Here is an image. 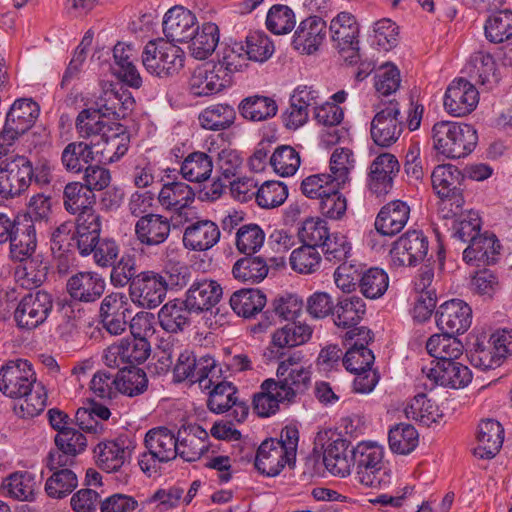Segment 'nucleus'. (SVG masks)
I'll list each match as a JSON object with an SVG mask.
<instances>
[{
    "instance_id": "nucleus-51",
    "label": "nucleus",
    "mask_w": 512,
    "mask_h": 512,
    "mask_svg": "<svg viewBox=\"0 0 512 512\" xmlns=\"http://www.w3.org/2000/svg\"><path fill=\"white\" fill-rule=\"evenodd\" d=\"M239 43L243 46V52L247 60L263 63L274 53L273 42L263 31H250L245 41Z\"/></svg>"
},
{
    "instance_id": "nucleus-8",
    "label": "nucleus",
    "mask_w": 512,
    "mask_h": 512,
    "mask_svg": "<svg viewBox=\"0 0 512 512\" xmlns=\"http://www.w3.org/2000/svg\"><path fill=\"white\" fill-rule=\"evenodd\" d=\"M330 32L334 47L343 60L350 65L359 63V27L355 17L351 13L340 12L332 19Z\"/></svg>"
},
{
    "instance_id": "nucleus-3",
    "label": "nucleus",
    "mask_w": 512,
    "mask_h": 512,
    "mask_svg": "<svg viewBox=\"0 0 512 512\" xmlns=\"http://www.w3.org/2000/svg\"><path fill=\"white\" fill-rule=\"evenodd\" d=\"M384 450L372 442H361L352 448V468L356 479L369 488H385L391 483V471L384 464Z\"/></svg>"
},
{
    "instance_id": "nucleus-28",
    "label": "nucleus",
    "mask_w": 512,
    "mask_h": 512,
    "mask_svg": "<svg viewBox=\"0 0 512 512\" xmlns=\"http://www.w3.org/2000/svg\"><path fill=\"white\" fill-rule=\"evenodd\" d=\"M501 245L494 234L485 232L474 238L463 251V260L470 265L486 266L495 264Z\"/></svg>"
},
{
    "instance_id": "nucleus-45",
    "label": "nucleus",
    "mask_w": 512,
    "mask_h": 512,
    "mask_svg": "<svg viewBox=\"0 0 512 512\" xmlns=\"http://www.w3.org/2000/svg\"><path fill=\"white\" fill-rule=\"evenodd\" d=\"M2 487L7 494L19 501H33L38 484L33 473L20 471L8 476Z\"/></svg>"
},
{
    "instance_id": "nucleus-23",
    "label": "nucleus",
    "mask_w": 512,
    "mask_h": 512,
    "mask_svg": "<svg viewBox=\"0 0 512 512\" xmlns=\"http://www.w3.org/2000/svg\"><path fill=\"white\" fill-rule=\"evenodd\" d=\"M327 25L319 16H310L300 22L292 40L294 49L302 54H312L326 38Z\"/></svg>"
},
{
    "instance_id": "nucleus-46",
    "label": "nucleus",
    "mask_w": 512,
    "mask_h": 512,
    "mask_svg": "<svg viewBox=\"0 0 512 512\" xmlns=\"http://www.w3.org/2000/svg\"><path fill=\"white\" fill-rule=\"evenodd\" d=\"M269 267L265 258L247 255L238 259L232 268L235 279L242 282L259 283L268 274Z\"/></svg>"
},
{
    "instance_id": "nucleus-33",
    "label": "nucleus",
    "mask_w": 512,
    "mask_h": 512,
    "mask_svg": "<svg viewBox=\"0 0 512 512\" xmlns=\"http://www.w3.org/2000/svg\"><path fill=\"white\" fill-rule=\"evenodd\" d=\"M323 462L334 476L343 478L350 475L353 463L350 442L340 437L328 442L324 449Z\"/></svg>"
},
{
    "instance_id": "nucleus-30",
    "label": "nucleus",
    "mask_w": 512,
    "mask_h": 512,
    "mask_svg": "<svg viewBox=\"0 0 512 512\" xmlns=\"http://www.w3.org/2000/svg\"><path fill=\"white\" fill-rule=\"evenodd\" d=\"M504 441V429L500 422L487 419L478 425L477 446L474 455L480 459H492L500 451Z\"/></svg>"
},
{
    "instance_id": "nucleus-14",
    "label": "nucleus",
    "mask_w": 512,
    "mask_h": 512,
    "mask_svg": "<svg viewBox=\"0 0 512 512\" xmlns=\"http://www.w3.org/2000/svg\"><path fill=\"white\" fill-rule=\"evenodd\" d=\"M479 103V92L475 85L464 78L454 79L446 89L443 104L446 112L454 117H463L473 112Z\"/></svg>"
},
{
    "instance_id": "nucleus-52",
    "label": "nucleus",
    "mask_w": 512,
    "mask_h": 512,
    "mask_svg": "<svg viewBox=\"0 0 512 512\" xmlns=\"http://www.w3.org/2000/svg\"><path fill=\"white\" fill-rule=\"evenodd\" d=\"M147 387L148 378L141 368L121 369L116 374V394L134 397L144 393Z\"/></svg>"
},
{
    "instance_id": "nucleus-25",
    "label": "nucleus",
    "mask_w": 512,
    "mask_h": 512,
    "mask_svg": "<svg viewBox=\"0 0 512 512\" xmlns=\"http://www.w3.org/2000/svg\"><path fill=\"white\" fill-rule=\"evenodd\" d=\"M32 162H5L0 166V196L14 198L24 192L31 183Z\"/></svg>"
},
{
    "instance_id": "nucleus-50",
    "label": "nucleus",
    "mask_w": 512,
    "mask_h": 512,
    "mask_svg": "<svg viewBox=\"0 0 512 512\" xmlns=\"http://www.w3.org/2000/svg\"><path fill=\"white\" fill-rule=\"evenodd\" d=\"M388 442L392 452L407 455L418 446L419 434L413 425L399 423L389 429Z\"/></svg>"
},
{
    "instance_id": "nucleus-44",
    "label": "nucleus",
    "mask_w": 512,
    "mask_h": 512,
    "mask_svg": "<svg viewBox=\"0 0 512 512\" xmlns=\"http://www.w3.org/2000/svg\"><path fill=\"white\" fill-rule=\"evenodd\" d=\"M287 401L278 388L275 379H266L260 386V392L253 397V408L261 417H269L279 410V404Z\"/></svg>"
},
{
    "instance_id": "nucleus-6",
    "label": "nucleus",
    "mask_w": 512,
    "mask_h": 512,
    "mask_svg": "<svg viewBox=\"0 0 512 512\" xmlns=\"http://www.w3.org/2000/svg\"><path fill=\"white\" fill-rule=\"evenodd\" d=\"M300 352H294L280 361L276 371V384L288 403L304 394L311 385V371L301 361Z\"/></svg>"
},
{
    "instance_id": "nucleus-53",
    "label": "nucleus",
    "mask_w": 512,
    "mask_h": 512,
    "mask_svg": "<svg viewBox=\"0 0 512 512\" xmlns=\"http://www.w3.org/2000/svg\"><path fill=\"white\" fill-rule=\"evenodd\" d=\"M405 415L425 426L437 422L442 416L437 405H435L426 394H417L406 406Z\"/></svg>"
},
{
    "instance_id": "nucleus-17",
    "label": "nucleus",
    "mask_w": 512,
    "mask_h": 512,
    "mask_svg": "<svg viewBox=\"0 0 512 512\" xmlns=\"http://www.w3.org/2000/svg\"><path fill=\"white\" fill-rule=\"evenodd\" d=\"M428 238L422 231H407L393 244L390 251L395 264L415 266L424 261L428 254Z\"/></svg>"
},
{
    "instance_id": "nucleus-16",
    "label": "nucleus",
    "mask_w": 512,
    "mask_h": 512,
    "mask_svg": "<svg viewBox=\"0 0 512 512\" xmlns=\"http://www.w3.org/2000/svg\"><path fill=\"white\" fill-rule=\"evenodd\" d=\"M435 318L442 332L461 335L471 326L472 309L461 299H451L438 307Z\"/></svg>"
},
{
    "instance_id": "nucleus-56",
    "label": "nucleus",
    "mask_w": 512,
    "mask_h": 512,
    "mask_svg": "<svg viewBox=\"0 0 512 512\" xmlns=\"http://www.w3.org/2000/svg\"><path fill=\"white\" fill-rule=\"evenodd\" d=\"M389 286L388 274L381 268L372 267L362 273L359 280V289L368 299L382 297Z\"/></svg>"
},
{
    "instance_id": "nucleus-22",
    "label": "nucleus",
    "mask_w": 512,
    "mask_h": 512,
    "mask_svg": "<svg viewBox=\"0 0 512 512\" xmlns=\"http://www.w3.org/2000/svg\"><path fill=\"white\" fill-rule=\"evenodd\" d=\"M172 226L171 218L154 213L145 214L135 223L136 239L147 247L158 246L168 239Z\"/></svg>"
},
{
    "instance_id": "nucleus-59",
    "label": "nucleus",
    "mask_w": 512,
    "mask_h": 512,
    "mask_svg": "<svg viewBox=\"0 0 512 512\" xmlns=\"http://www.w3.org/2000/svg\"><path fill=\"white\" fill-rule=\"evenodd\" d=\"M455 217L457 218L452 226V236L454 238L464 243H470L480 235L481 218L478 212L469 210L462 213L461 210Z\"/></svg>"
},
{
    "instance_id": "nucleus-34",
    "label": "nucleus",
    "mask_w": 512,
    "mask_h": 512,
    "mask_svg": "<svg viewBox=\"0 0 512 512\" xmlns=\"http://www.w3.org/2000/svg\"><path fill=\"white\" fill-rule=\"evenodd\" d=\"M114 73L126 85L138 89L142 86V77L135 65L136 52L131 45L119 42L113 49Z\"/></svg>"
},
{
    "instance_id": "nucleus-18",
    "label": "nucleus",
    "mask_w": 512,
    "mask_h": 512,
    "mask_svg": "<svg viewBox=\"0 0 512 512\" xmlns=\"http://www.w3.org/2000/svg\"><path fill=\"white\" fill-rule=\"evenodd\" d=\"M422 373L431 382V389L436 385L459 389L467 386L472 380L470 369L456 360L436 362L433 367H423Z\"/></svg>"
},
{
    "instance_id": "nucleus-62",
    "label": "nucleus",
    "mask_w": 512,
    "mask_h": 512,
    "mask_svg": "<svg viewBox=\"0 0 512 512\" xmlns=\"http://www.w3.org/2000/svg\"><path fill=\"white\" fill-rule=\"evenodd\" d=\"M288 197L287 186L279 181H266L256 191V203L264 209L281 206Z\"/></svg>"
},
{
    "instance_id": "nucleus-19",
    "label": "nucleus",
    "mask_w": 512,
    "mask_h": 512,
    "mask_svg": "<svg viewBox=\"0 0 512 512\" xmlns=\"http://www.w3.org/2000/svg\"><path fill=\"white\" fill-rule=\"evenodd\" d=\"M295 463V459L288 455L287 451L276 438L264 440L258 447L255 457V468L263 475L277 476L283 468Z\"/></svg>"
},
{
    "instance_id": "nucleus-32",
    "label": "nucleus",
    "mask_w": 512,
    "mask_h": 512,
    "mask_svg": "<svg viewBox=\"0 0 512 512\" xmlns=\"http://www.w3.org/2000/svg\"><path fill=\"white\" fill-rule=\"evenodd\" d=\"M131 444V441L122 437L99 443L94 450L98 466L108 473L118 471L131 455Z\"/></svg>"
},
{
    "instance_id": "nucleus-29",
    "label": "nucleus",
    "mask_w": 512,
    "mask_h": 512,
    "mask_svg": "<svg viewBox=\"0 0 512 512\" xmlns=\"http://www.w3.org/2000/svg\"><path fill=\"white\" fill-rule=\"evenodd\" d=\"M192 313L194 310L190 309L185 300H170L158 312L159 325L167 333H182L190 327Z\"/></svg>"
},
{
    "instance_id": "nucleus-2",
    "label": "nucleus",
    "mask_w": 512,
    "mask_h": 512,
    "mask_svg": "<svg viewBox=\"0 0 512 512\" xmlns=\"http://www.w3.org/2000/svg\"><path fill=\"white\" fill-rule=\"evenodd\" d=\"M465 174L450 162L436 166L431 174L432 186L439 197L438 213L443 219L454 218L465 203L462 183Z\"/></svg>"
},
{
    "instance_id": "nucleus-38",
    "label": "nucleus",
    "mask_w": 512,
    "mask_h": 512,
    "mask_svg": "<svg viewBox=\"0 0 512 512\" xmlns=\"http://www.w3.org/2000/svg\"><path fill=\"white\" fill-rule=\"evenodd\" d=\"M230 306L239 316L251 318L260 313L267 303L266 295L259 289L246 288L234 292Z\"/></svg>"
},
{
    "instance_id": "nucleus-40",
    "label": "nucleus",
    "mask_w": 512,
    "mask_h": 512,
    "mask_svg": "<svg viewBox=\"0 0 512 512\" xmlns=\"http://www.w3.org/2000/svg\"><path fill=\"white\" fill-rule=\"evenodd\" d=\"M366 313V304L359 296L341 298L334 308V323L341 328H354Z\"/></svg>"
},
{
    "instance_id": "nucleus-47",
    "label": "nucleus",
    "mask_w": 512,
    "mask_h": 512,
    "mask_svg": "<svg viewBox=\"0 0 512 512\" xmlns=\"http://www.w3.org/2000/svg\"><path fill=\"white\" fill-rule=\"evenodd\" d=\"M96 203V196L81 182L66 184L63 191V205L70 214L82 212Z\"/></svg>"
},
{
    "instance_id": "nucleus-4",
    "label": "nucleus",
    "mask_w": 512,
    "mask_h": 512,
    "mask_svg": "<svg viewBox=\"0 0 512 512\" xmlns=\"http://www.w3.org/2000/svg\"><path fill=\"white\" fill-rule=\"evenodd\" d=\"M39 113V105L32 99H18L12 104L0 133V159L13 151L16 140L32 128Z\"/></svg>"
},
{
    "instance_id": "nucleus-5",
    "label": "nucleus",
    "mask_w": 512,
    "mask_h": 512,
    "mask_svg": "<svg viewBox=\"0 0 512 512\" xmlns=\"http://www.w3.org/2000/svg\"><path fill=\"white\" fill-rule=\"evenodd\" d=\"M184 61V51L162 38L149 41L142 52V63L146 70L160 78L178 74L184 67Z\"/></svg>"
},
{
    "instance_id": "nucleus-24",
    "label": "nucleus",
    "mask_w": 512,
    "mask_h": 512,
    "mask_svg": "<svg viewBox=\"0 0 512 512\" xmlns=\"http://www.w3.org/2000/svg\"><path fill=\"white\" fill-rule=\"evenodd\" d=\"M221 285L210 278H197L185 293V301L194 310L201 313L213 308L222 298Z\"/></svg>"
},
{
    "instance_id": "nucleus-11",
    "label": "nucleus",
    "mask_w": 512,
    "mask_h": 512,
    "mask_svg": "<svg viewBox=\"0 0 512 512\" xmlns=\"http://www.w3.org/2000/svg\"><path fill=\"white\" fill-rule=\"evenodd\" d=\"M158 201L164 209L173 212L171 221L174 228H179V221L191 219L197 210L191 206L195 201V192L184 182L164 184L159 192Z\"/></svg>"
},
{
    "instance_id": "nucleus-43",
    "label": "nucleus",
    "mask_w": 512,
    "mask_h": 512,
    "mask_svg": "<svg viewBox=\"0 0 512 512\" xmlns=\"http://www.w3.org/2000/svg\"><path fill=\"white\" fill-rule=\"evenodd\" d=\"M400 162H372L369 171V189L377 197L387 195L393 188V179Z\"/></svg>"
},
{
    "instance_id": "nucleus-31",
    "label": "nucleus",
    "mask_w": 512,
    "mask_h": 512,
    "mask_svg": "<svg viewBox=\"0 0 512 512\" xmlns=\"http://www.w3.org/2000/svg\"><path fill=\"white\" fill-rule=\"evenodd\" d=\"M228 86L225 76L217 72L212 63L197 67L189 79V91L197 97L217 94Z\"/></svg>"
},
{
    "instance_id": "nucleus-61",
    "label": "nucleus",
    "mask_w": 512,
    "mask_h": 512,
    "mask_svg": "<svg viewBox=\"0 0 512 512\" xmlns=\"http://www.w3.org/2000/svg\"><path fill=\"white\" fill-rule=\"evenodd\" d=\"M321 261L317 248L306 244L293 250L290 255L291 268L301 274L315 273L320 268Z\"/></svg>"
},
{
    "instance_id": "nucleus-12",
    "label": "nucleus",
    "mask_w": 512,
    "mask_h": 512,
    "mask_svg": "<svg viewBox=\"0 0 512 512\" xmlns=\"http://www.w3.org/2000/svg\"><path fill=\"white\" fill-rule=\"evenodd\" d=\"M35 384V372L27 360H11L0 369V391L9 398H21Z\"/></svg>"
},
{
    "instance_id": "nucleus-36",
    "label": "nucleus",
    "mask_w": 512,
    "mask_h": 512,
    "mask_svg": "<svg viewBox=\"0 0 512 512\" xmlns=\"http://www.w3.org/2000/svg\"><path fill=\"white\" fill-rule=\"evenodd\" d=\"M471 76L486 90H492L500 81V73L494 57L485 51H477L470 57Z\"/></svg>"
},
{
    "instance_id": "nucleus-13",
    "label": "nucleus",
    "mask_w": 512,
    "mask_h": 512,
    "mask_svg": "<svg viewBox=\"0 0 512 512\" xmlns=\"http://www.w3.org/2000/svg\"><path fill=\"white\" fill-rule=\"evenodd\" d=\"M132 307L128 297L121 292L106 295L99 309V316L104 329L111 335H121L126 331Z\"/></svg>"
},
{
    "instance_id": "nucleus-1",
    "label": "nucleus",
    "mask_w": 512,
    "mask_h": 512,
    "mask_svg": "<svg viewBox=\"0 0 512 512\" xmlns=\"http://www.w3.org/2000/svg\"><path fill=\"white\" fill-rule=\"evenodd\" d=\"M403 131L399 103L395 98L383 101L371 122V137L375 143L370 148L369 157L374 160H397L395 155L382 151L394 144Z\"/></svg>"
},
{
    "instance_id": "nucleus-54",
    "label": "nucleus",
    "mask_w": 512,
    "mask_h": 512,
    "mask_svg": "<svg viewBox=\"0 0 512 512\" xmlns=\"http://www.w3.org/2000/svg\"><path fill=\"white\" fill-rule=\"evenodd\" d=\"M27 225H35V229L47 228L52 219L51 197L44 194H37L30 198L27 210L24 215Z\"/></svg>"
},
{
    "instance_id": "nucleus-37",
    "label": "nucleus",
    "mask_w": 512,
    "mask_h": 512,
    "mask_svg": "<svg viewBox=\"0 0 512 512\" xmlns=\"http://www.w3.org/2000/svg\"><path fill=\"white\" fill-rule=\"evenodd\" d=\"M36 233L35 225L24 224L23 227H20V223H18L11 238L8 239L11 260L23 262L34 254L37 246Z\"/></svg>"
},
{
    "instance_id": "nucleus-49",
    "label": "nucleus",
    "mask_w": 512,
    "mask_h": 512,
    "mask_svg": "<svg viewBox=\"0 0 512 512\" xmlns=\"http://www.w3.org/2000/svg\"><path fill=\"white\" fill-rule=\"evenodd\" d=\"M236 111L229 104H215L205 108L199 115L204 129L219 131L229 128L235 121Z\"/></svg>"
},
{
    "instance_id": "nucleus-15",
    "label": "nucleus",
    "mask_w": 512,
    "mask_h": 512,
    "mask_svg": "<svg viewBox=\"0 0 512 512\" xmlns=\"http://www.w3.org/2000/svg\"><path fill=\"white\" fill-rule=\"evenodd\" d=\"M351 167L345 162H330V173L314 174L303 179L301 183L302 193L310 199H321L334 187L342 188L349 182Z\"/></svg>"
},
{
    "instance_id": "nucleus-64",
    "label": "nucleus",
    "mask_w": 512,
    "mask_h": 512,
    "mask_svg": "<svg viewBox=\"0 0 512 512\" xmlns=\"http://www.w3.org/2000/svg\"><path fill=\"white\" fill-rule=\"evenodd\" d=\"M264 241V231L254 223L241 226L236 233L237 249L246 255L255 254L263 246Z\"/></svg>"
},
{
    "instance_id": "nucleus-63",
    "label": "nucleus",
    "mask_w": 512,
    "mask_h": 512,
    "mask_svg": "<svg viewBox=\"0 0 512 512\" xmlns=\"http://www.w3.org/2000/svg\"><path fill=\"white\" fill-rule=\"evenodd\" d=\"M193 369V379L191 383L198 382L201 389H210L212 384L221 378L222 369L217 365L216 360L209 356L204 355L197 357Z\"/></svg>"
},
{
    "instance_id": "nucleus-27",
    "label": "nucleus",
    "mask_w": 512,
    "mask_h": 512,
    "mask_svg": "<svg viewBox=\"0 0 512 512\" xmlns=\"http://www.w3.org/2000/svg\"><path fill=\"white\" fill-rule=\"evenodd\" d=\"M410 207L406 202L393 200L378 212L374 227L381 236L393 237L400 233L408 222Z\"/></svg>"
},
{
    "instance_id": "nucleus-10",
    "label": "nucleus",
    "mask_w": 512,
    "mask_h": 512,
    "mask_svg": "<svg viewBox=\"0 0 512 512\" xmlns=\"http://www.w3.org/2000/svg\"><path fill=\"white\" fill-rule=\"evenodd\" d=\"M167 294L166 277L159 272L147 270L137 274L129 287L133 303L143 308H156Z\"/></svg>"
},
{
    "instance_id": "nucleus-35",
    "label": "nucleus",
    "mask_w": 512,
    "mask_h": 512,
    "mask_svg": "<svg viewBox=\"0 0 512 512\" xmlns=\"http://www.w3.org/2000/svg\"><path fill=\"white\" fill-rule=\"evenodd\" d=\"M145 446L161 462H169L178 456L177 434L164 426L150 429L145 435Z\"/></svg>"
},
{
    "instance_id": "nucleus-39",
    "label": "nucleus",
    "mask_w": 512,
    "mask_h": 512,
    "mask_svg": "<svg viewBox=\"0 0 512 512\" xmlns=\"http://www.w3.org/2000/svg\"><path fill=\"white\" fill-rule=\"evenodd\" d=\"M238 110L243 118L260 122L273 118L278 111V106L273 98L256 94L242 99Z\"/></svg>"
},
{
    "instance_id": "nucleus-7",
    "label": "nucleus",
    "mask_w": 512,
    "mask_h": 512,
    "mask_svg": "<svg viewBox=\"0 0 512 512\" xmlns=\"http://www.w3.org/2000/svg\"><path fill=\"white\" fill-rule=\"evenodd\" d=\"M53 309V297L45 290L31 291L18 302L13 318L20 330L31 331L42 325Z\"/></svg>"
},
{
    "instance_id": "nucleus-48",
    "label": "nucleus",
    "mask_w": 512,
    "mask_h": 512,
    "mask_svg": "<svg viewBox=\"0 0 512 512\" xmlns=\"http://www.w3.org/2000/svg\"><path fill=\"white\" fill-rule=\"evenodd\" d=\"M104 118L95 107L83 109L76 118V130L83 138L101 136V139L106 142L107 132L112 128L104 121Z\"/></svg>"
},
{
    "instance_id": "nucleus-41",
    "label": "nucleus",
    "mask_w": 512,
    "mask_h": 512,
    "mask_svg": "<svg viewBox=\"0 0 512 512\" xmlns=\"http://www.w3.org/2000/svg\"><path fill=\"white\" fill-rule=\"evenodd\" d=\"M455 336L444 332L432 335L426 343L427 352L436 362L456 360L463 353V344Z\"/></svg>"
},
{
    "instance_id": "nucleus-21",
    "label": "nucleus",
    "mask_w": 512,
    "mask_h": 512,
    "mask_svg": "<svg viewBox=\"0 0 512 512\" xmlns=\"http://www.w3.org/2000/svg\"><path fill=\"white\" fill-rule=\"evenodd\" d=\"M197 29L196 16L183 6H174L164 15L163 33L170 42H187Z\"/></svg>"
},
{
    "instance_id": "nucleus-58",
    "label": "nucleus",
    "mask_w": 512,
    "mask_h": 512,
    "mask_svg": "<svg viewBox=\"0 0 512 512\" xmlns=\"http://www.w3.org/2000/svg\"><path fill=\"white\" fill-rule=\"evenodd\" d=\"M246 59L242 44L235 42L232 46L226 47L218 62L212 63V65L231 84L233 73L243 68Z\"/></svg>"
},
{
    "instance_id": "nucleus-42",
    "label": "nucleus",
    "mask_w": 512,
    "mask_h": 512,
    "mask_svg": "<svg viewBox=\"0 0 512 512\" xmlns=\"http://www.w3.org/2000/svg\"><path fill=\"white\" fill-rule=\"evenodd\" d=\"M188 41L191 55L195 59L204 60L215 51L218 45L219 28L215 23H204Z\"/></svg>"
},
{
    "instance_id": "nucleus-57",
    "label": "nucleus",
    "mask_w": 512,
    "mask_h": 512,
    "mask_svg": "<svg viewBox=\"0 0 512 512\" xmlns=\"http://www.w3.org/2000/svg\"><path fill=\"white\" fill-rule=\"evenodd\" d=\"M207 406L210 411L221 414L229 411L230 403L237 396V388L228 381L220 378L209 389Z\"/></svg>"
},
{
    "instance_id": "nucleus-26",
    "label": "nucleus",
    "mask_w": 512,
    "mask_h": 512,
    "mask_svg": "<svg viewBox=\"0 0 512 512\" xmlns=\"http://www.w3.org/2000/svg\"><path fill=\"white\" fill-rule=\"evenodd\" d=\"M208 432L198 424L182 425L177 431L178 456L193 462L208 450Z\"/></svg>"
},
{
    "instance_id": "nucleus-20",
    "label": "nucleus",
    "mask_w": 512,
    "mask_h": 512,
    "mask_svg": "<svg viewBox=\"0 0 512 512\" xmlns=\"http://www.w3.org/2000/svg\"><path fill=\"white\" fill-rule=\"evenodd\" d=\"M105 279L97 272L81 271L72 275L66 283L69 296L80 303H94L104 294Z\"/></svg>"
},
{
    "instance_id": "nucleus-60",
    "label": "nucleus",
    "mask_w": 512,
    "mask_h": 512,
    "mask_svg": "<svg viewBox=\"0 0 512 512\" xmlns=\"http://www.w3.org/2000/svg\"><path fill=\"white\" fill-rule=\"evenodd\" d=\"M47 479L45 491L51 498L61 499L69 495L78 484L76 474L70 469L54 470Z\"/></svg>"
},
{
    "instance_id": "nucleus-9",
    "label": "nucleus",
    "mask_w": 512,
    "mask_h": 512,
    "mask_svg": "<svg viewBox=\"0 0 512 512\" xmlns=\"http://www.w3.org/2000/svg\"><path fill=\"white\" fill-rule=\"evenodd\" d=\"M180 227H184L183 246L189 251H208L219 242L221 237L219 226L210 219L198 216L197 210L191 216V219L179 221Z\"/></svg>"
},
{
    "instance_id": "nucleus-55",
    "label": "nucleus",
    "mask_w": 512,
    "mask_h": 512,
    "mask_svg": "<svg viewBox=\"0 0 512 512\" xmlns=\"http://www.w3.org/2000/svg\"><path fill=\"white\" fill-rule=\"evenodd\" d=\"M486 39L492 43H502L512 37V11L500 10L486 20L484 25Z\"/></svg>"
}]
</instances>
